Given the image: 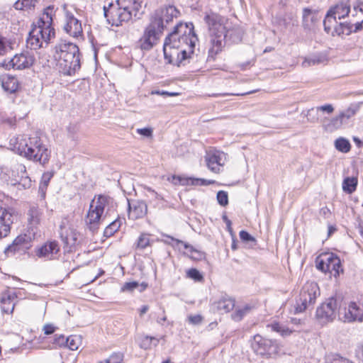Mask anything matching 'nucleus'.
<instances>
[{"label":"nucleus","instance_id":"obj_26","mask_svg":"<svg viewBox=\"0 0 363 363\" xmlns=\"http://www.w3.org/2000/svg\"><path fill=\"white\" fill-rule=\"evenodd\" d=\"M60 247L57 242L49 241L36 250V255L38 257L52 259L58 253Z\"/></svg>","mask_w":363,"mask_h":363},{"label":"nucleus","instance_id":"obj_11","mask_svg":"<svg viewBox=\"0 0 363 363\" xmlns=\"http://www.w3.org/2000/svg\"><path fill=\"white\" fill-rule=\"evenodd\" d=\"M162 32L149 23L145 28L143 35L136 43V47L143 52L150 51L157 45Z\"/></svg>","mask_w":363,"mask_h":363},{"label":"nucleus","instance_id":"obj_7","mask_svg":"<svg viewBox=\"0 0 363 363\" xmlns=\"http://www.w3.org/2000/svg\"><path fill=\"white\" fill-rule=\"evenodd\" d=\"M320 294V289L317 283L314 281L306 282L303 286L299 298L296 301V312H303L312 306Z\"/></svg>","mask_w":363,"mask_h":363},{"label":"nucleus","instance_id":"obj_46","mask_svg":"<svg viewBox=\"0 0 363 363\" xmlns=\"http://www.w3.org/2000/svg\"><path fill=\"white\" fill-rule=\"evenodd\" d=\"M151 340V336L145 335L142 337L139 342L140 347L145 350L152 349Z\"/></svg>","mask_w":363,"mask_h":363},{"label":"nucleus","instance_id":"obj_54","mask_svg":"<svg viewBox=\"0 0 363 363\" xmlns=\"http://www.w3.org/2000/svg\"><path fill=\"white\" fill-rule=\"evenodd\" d=\"M250 310V308L246 306L242 309L238 310L235 314L233 315V318L237 320H240L246 314V313Z\"/></svg>","mask_w":363,"mask_h":363},{"label":"nucleus","instance_id":"obj_58","mask_svg":"<svg viewBox=\"0 0 363 363\" xmlns=\"http://www.w3.org/2000/svg\"><path fill=\"white\" fill-rule=\"evenodd\" d=\"M318 109L319 113L320 111L326 112L328 113H331L334 111V108L331 104H325L323 106L316 107Z\"/></svg>","mask_w":363,"mask_h":363},{"label":"nucleus","instance_id":"obj_57","mask_svg":"<svg viewBox=\"0 0 363 363\" xmlns=\"http://www.w3.org/2000/svg\"><path fill=\"white\" fill-rule=\"evenodd\" d=\"M353 10L355 13L352 14V16L360 15L363 17V3L354 5ZM361 22H363V19L361 20Z\"/></svg>","mask_w":363,"mask_h":363},{"label":"nucleus","instance_id":"obj_47","mask_svg":"<svg viewBox=\"0 0 363 363\" xmlns=\"http://www.w3.org/2000/svg\"><path fill=\"white\" fill-rule=\"evenodd\" d=\"M217 200L220 206H225L228 203V193L224 191H219L217 193Z\"/></svg>","mask_w":363,"mask_h":363},{"label":"nucleus","instance_id":"obj_32","mask_svg":"<svg viewBox=\"0 0 363 363\" xmlns=\"http://www.w3.org/2000/svg\"><path fill=\"white\" fill-rule=\"evenodd\" d=\"M355 114V111L353 109L348 108L347 110L340 113L338 116L332 120V123L334 127L338 128L343 123H347V120L352 117Z\"/></svg>","mask_w":363,"mask_h":363},{"label":"nucleus","instance_id":"obj_25","mask_svg":"<svg viewBox=\"0 0 363 363\" xmlns=\"http://www.w3.org/2000/svg\"><path fill=\"white\" fill-rule=\"evenodd\" d=\"M66 19L67 23L64 26L65 32L74 38L79 36L82 33L81 22L69 11H66Z\"/></svg>","mask_w":363,"mask_h":363},{"label":"nucleus","instance_id":"obj_56","mask_svg":"<svg viewBox=\"0 0 363 363\" xmlns=\"http://www.w3.org/2000/svg\"><path fill=\"white\" fill-rule=\"evenodd\" d=\"M136 131L140 135L147 138L152 136V129L151 128H138Z\"/></svg>","mask_w":363,"mask_h":363},{"label":"nucleus","instance_id":"obj_63","mask_svg":"<svg viewBox=\"0 0 363 363\" xmlns=\"http://www.w3.org/2000/svg\"><path fill=\"white\" fill-rule=\"evenodd\" d=\"M320 214L323 215L325 217H327L330 214V210L327 207L322 208L320 211Z\"/></svg>","mask_w":363,"mask_h":363},{"label":"nucleus","instance_id":"obj_64","mask_svg":"<svg viewBox=\"0 0 363 363\" xmlns=\"http://www.w3.org/2000/svg\"><path fill=\"white\" fill-rule=\"evenodd\" d=\"M146 190L150 192L152 196H154L156 199H160V196L155 191V190L152 189L150 187H147Z\"/></svg>","mask_w":363,"mask_h":363},{"label":"nucleus","instance_id":"obj_52","mask_svg":"<svg viewBox=\"0 0 363 363\" xmlns=\"http://www.w3.org/2000/svg\"><path fill=\"white\" fill-rule=\"evenodd\" d=\"M66 339L67 337L62 335H55L53 344L59 347L66 346Z\"/></svg>","mask_w":363,"mask_h":363},{"label":"nucleus","instance_id":"obj_40","mask_svg":"<svg viewBox=\"0 0 363 363\" xmlns=\"http://www.w3.org/2000/svg\"><path fill=\"white\" fill-rule=\"evenodd\" d=\"M66 347L71 350H77L82 343V340L79 336L70 335L66 339Z\"/></svg>","mask_w":363,"mask_h":363},{"label":"nucleus","instance_id":"obj_8","mask_svg":"<svg viewBox=\"0 0 363 363\" xmlns=\"http://www.w3.org/2000/svg\"><path fill=\"white\" fill-rule=\"evenodd\" d=\"M180 14L177 9L172 5L156 9L150 17V23L163 33L167 24L177 18Z\"/></svg>","mask_w":363,"mask_h":363},{"label":"nucleus","instance_id":"obj_6","mask_svg":"<svg viewBox=\"0 0 363 363\" xmlns=\"http://www.w3.org/2000/svg\"><path fill=\"white\" fill-rule=\"evenodd\" d=\"M109 201L108 197L102 195L91 201L85 220L86 225L91 231L96 230L105 219L104 211L108 206Z\"/></svg>","mask_w":363,"mask_h":363},{"label":"nucleus","instance_id":"obj_62","mask_svg":"<svg viewBox=\"0 0 363 363\" xmlns=\"http://www.w3.org/2000/svg\"><path fill=\"white\" fill-rule=\"evenodd\" d=\"M152 94H158V95H162V96H176L177 95V93H170L168 91H152Z\"/></svg>","mask_w":363,"mask_h":363},{"label":"nucleus","instance_id":"obj_17","mask_svg":"<svg viewBox=\"0 0 363 363\" xmlns=\"http://www.w3.org/2000/svg\"><path fill=\"white\" fill-rule=\"evenodd\" d=\"M34 61L33 55L29 52H25L17 54L11 59L5 60L3 66L7 69H24L30 67Z\"/></svg>","mask_w":363,"mask_h":363},{"label":"nucleus","instance_id":"obj_15","mask_svg":"<svg viewBox=\"0 0 363 363\" xmlns=\"http://www.w3.org/2000/svg\"><path fill=\"white\" fill-rule=\"evenodd\" d=\"M104 12L109 23L115 26H119L124 22H128L134 16L131 11L123 9L118 6H113L112 4L109 5V8L104 6Z\"/></svg>","mask_w":363,"mask_h":363},{"label":"nucleus","instance_id":"obj_37","mask_svg":"<svg viewBox=\"0 0 363 363\" xmlns=\"http://www.w3.org/2000/svg\"><path fill=\"white\" fill-rule=\"evenodd\" d=\"M301 115L306 117L307 121L309 123H318L320 119V113L317 108H312L306 111H303Z\"/></svg>","mask_w":363,"mask_h":363},{"label":"nucleus","instance_id":"obj_18","mask_svg":"<svg viewBox=\"0 0 363 363\" xmlns=\"http://www.w3.org/2000/svg\"><path fill=\"white\" fill-rule=\"evenodd\" d=\"M226 160V154L217 150H208L205 155V161L208 169L216 174H219L221 172Z\"/></svg>","mask_w":363,"mask_h":363},{"label":"nucleus","instance_id":"obj_55","mask_svg":"<svg viewBox=\"0 0 363 363\" xmlns=\"http://www.w3.org/2000/svg\"><path fill=\"white\" fill-rule=\"evenodd\" d=\"M327 363H354L350 359L336 355L331 360L327 362Z\"/></svg>","mask_w":363,"mask_h":363},{"label":"nucleus","instance_id":"obj_48","mask_svg":"<svg viewBox=\"0 0 363 363\" xmlns=\"http://www.w3.org/2000/svg\"><path fill=\"white\" fill-rule=\"evenodd\" d=\"M123 359V354L121 352L113 353L108 359H105L107 363H121Z\"/></svg>","mask_w":363,"mask_h":363},{"label":"nucleus","instance_id":"obj_28","mask_svg":"<svg viewBox=\"0 0 363 363\" xmlns=\"http://www.w3.org/2000/svg\"><path fill=\"white\" fill-rule=\"evenodd\" d=\"M214 309L220 313L230 312L235 307V301L228 296H223L213 304Z\"/></svg>","mask_w":363,"mask_h":363},{"label":"nucleus","instance_id":"obj_29","mask_svg":"<svg viewBox=\"0 0 363 363\" xmlns=\"http://www.w3.org/2000/svg\"><path fill=\"white\" fill-rule=\"evenodd\" d=\"M167 237L170 238L172 240L176 242V243H177L176 247H178L179 250H181L182 246L184 247V249L186 250L187 252L190 253L189 256L192 259H201L203 257V254L201 252L194 249V247L192 245H191L186 242H184L182 240L174 238L172 236H167Z\"/></svg>","mask_w":363,"mask_h":363},{"label":"nucleus","instance_id":"obj_33","mask_svg":"<svg viewBox=\"0 0 363 363\" xmlns=\"http://www.w3.org/2000/svg\"><path fill=\"white\" fill-rule=\"evenodd\" d=\"M267 327L270 328L272 330L280 333L282 336L290 335L294 331L296 330L295 329H289V328L276 321L268 324Z\"/></svg>","mask_w":363,"mask_h":363},{"label":"nucleus","instance_id":"obj_2","mask_svg":"<svg viewBox=\"0 0 363 363\" xmlns=\"http://www.w3.org/2000/svg\"><path fill=\"white\" fill-rule=\"evenodd\" d=\"M10 145L18 155L30 160L39 162L42 164L49 161L50 152L37 135L33 137L26 135H18L10 140Z\"/></svg>","mask_w":363,"mask_h":363},{"label":"nucleus","instance_id":"obj_51","mask_svg":"<svg viewBox=\"0 0 363 363\" xmlns=\"http://www.w3.org/2000/svg\"><path fill=\"white\" fill-rule=\"evenodd\" d=\"M168 180L172 182L174 184H182L184 185L188 183L189 179L183 178L179 176L173 175L168 178Z\"/></svg>","mask_w":363,"mask_h":363},{"label":"nucleus","instance_id":"obj_5","mask_svg":"<svg viewBox=\"0 0 363 363\" xmlns=\"http://www.w3.org/2000/svg\"><path fill=\"white\" fill-rule=\"evenodd\" d=\"M204 21L208 25L210 33L211 47L208 50L209 56L214 57L220 52L225 45L226 26L225 18L216 13H206Z\"/></svg>","mask_w":363,"mask_h":363},{"label":"nucleus","instance_id":"obj_49","mask_svg":"<svg viewBox=\"0 0 363 363\" xmlns=\"http://www.w3.org/2000/svg\"><path fill=\"white\" fill-rule=\"evenodd\" d=\"M187 275L191 279H192L195 281H201L203 279V276L201 274L199 271L197 270L196 269H190L187 272Z\"/></svg>","mask_w":363,"mask_h":363},{"label":"nucleus","instance_id":"obj_13","mask_svg":"<svg viewBox=\"0 0 363 363\" xmlns=\"http://www.w3.org/2000/svg\"><path fill=\"white\" fill-rule=\"evenodd\" d=\"M9 181L11 185L18 186L20 189L22 187L24 189H29L32 186V181L28 177L26 167L23 164H16L9 171Z\"/></svg>","mask_w":363,"mask_h":363},{"label":"nucleus","instance_id":"obj_16","mask_svg":"<svg viewBox=\"0 0 363 363\" xmlns=\"http://www.w3.org/2000/svg\"><path fill=\"white\" fill-rule=\"evenodd\" d=\"M34 239V232L28 231L27 233L20 235L16 238L11 245L6 247L4 253L7 256L13 255L16 252L25 253L31 247L32 242Z\"/></svg>","mask_w":363,"mask_h":363},{"label":"nucleus","instance_id":"obj_59","mask_svg":"<svg viewBox=\"0 0 363 363\" xmlns=\"http://www.w3.org/2000/svg\"><path fill=\"white\" fill-rule=\"evenodd\" d=\"M189 320L194 325H198L201 323L202 317L200 315H190L189 317Z\"/></svg>","mask_w":363,"mask_h":363},{"label":"nucleus","instance_id":"obj_36","mask_svg":"<svg viewBox=\"0 0 363 363\" xmlns=\"http://www.w3.org/2000/svg\"><path fill=\"white\" fill-rule=\"evenodd\" d=\"M39 0H18L14 4L17 10H30L33 9Z\"/></svg>","mask_w":363,"mask_h":363},{"label":"nucleus","instance_id":"obj_60","mask_svg":"<svg viewBox=\"0 0 363 363\" xmlns=\"http://www.w3.org/2000/svg\"><path fill=\"white\" fill-rule=\"evenodd\" d=\"M55 330V328L51 324H47L43 327V331L45 335L52 334Z\"/></svg>","mask_w":363,"mask_h":363},{"label":"nucleus","instance_id":"obj_50","mask_svg":"<svg viewBox=\"0 0 363 363\" xmlns=\"http://www.w3.org/2000/svg\"><path fill=\"white\" fill-rule=\"evenodd\" d=\"M138 287L139 284L137 281L126 282L121 287V291L131 292Z\"/></svg>","mask_w":363,"mask_h":363},{"label":"nucleus","instance_id":"obj_10","mask_svg":"<svg viewBox=\"0 0 363 363\" xmlns=\"http://www.w3.org/2000/svg\"><path fill=\"white\" fill-rule=\"evenodd\" d=\"M350 4L348 0H342L327 12L323 21L324 30H330L336 25L337 19L342 20L349 16Z\"/></svg>","mask_w":363,"mask_h":363},{"label":"nucleus","instance_id":"obj_9","mask_svg":"<svg viewBox=\"0 0 363 363\" xmlns=\"http://www.w3.org/2000/svg\"><path fill=\"white\" fill-rule=\"evenodd\" d=\"M316 268L322 272H329L337 277L342 272L340 258L334 253L326 252L320 255L315 260Z\"/></svg>","mask_w":363,"mask_h":363},{"label":"nucleus","instance_id":"obj_31","mask_svg":"<svg viewBox=\"0 0 363 363\" xmlns=\"http://www.w3.org/2000/svg\"><path fill=\"white\" fill-rule=\"evenodd\" d=\"M2 88L9 93H14L19 87L18 79L10 75H5L1 77Z\"/></svg>","mask_w":363,"mask_h":363},{"label":"nucleus","instance_id":"obj_41","mask_svg":"<svg viewBox=\"0 0 363 363\" xmlns=\"http://www.w3.org/2000/svg\"><path fill=\"white\" fill-rule=\"evenodd\" d=\"M40 212L36 207H31L28 211V221L30 225H35L40 223Z\"/></svg>","mask_w":363,"mask_h":363},{"label":"nucleus","instance_id":"obj_19","mask_svg":"<svg viewBox=\"0 0 363 363\" xmlns=\"http://www.w3.org/2000/svg\"><path fill=\"white\" fill-rule=\"evenodd\" d=\"M339 318L345 323L363 322L360 301L358 303L351 301L347 307L339 313Z\"/></svg>","mask_w":363,"mask_h":363},{"label":"nucleus","instance_id":"obj_38","mask_svg":"<svg viewBox=\"0 0 363 363\" xmlns=\"http://www.w3.org/2000/svg\"><path fill=\"white\" fill-rule=\"evenodd\" d=\"M52 177L53 173L50 172H45L43 174L39 186V191H40L43 196H45V191Z\"/></svg>","mask_w":363,"mask_h":363},{"label":"nucleus","instance_id":"obj_35","mask_svg":"<svg viewBox=\"0 0 363 363\" xmlns=\"http://www.w3.org/2000/svg\"><path fill=\"white\" fill-rule=\"evenodd\" d=\"M357 186V179L356 177H347L343 180L342 189L347 194L353 193Z\"/></svg>","mask_w":363,"mask_h":363},{"label":"nucleus","instance_id":"obj_34","mask_svg":"<svg viewBox=\"0 0 363 363\" xmlns=\"http://www.w3.org/2000/svg\"><path fill=\"white\" fill-rule=\"evenodd\" d=\"M226 40H229L233 43H238L241 41L242 37V31L239 28H234L233 29H226Z\"/></svg>","mask_w":363,"mask_h":363},{"label":"nucleus","instance_id":"obj_1","mask_svg":"<svg viewBox=\"0 0 363 363\" xmlns=\"http://www.w3.org/2000/svg\"><path fill=\"white\" fill-rule=\"evenodd\" d=\"M198 38L191 23H179L165 38L163 45L164 59L178 67L192 57Z\"/></svg>","mask_w":363,"mask_h":363},{"label":"nucleus","instance_id":"obj_23","mask_svg":"<svg viewBox=\"0 0 363 363\" xmlns=\"http://www.w3.org/2000/svg\"><path fill=\"white\" fill-rule=\"evenodd\" d=\"M60 234L65 246L69 250H72L79 242V233L73 228H66L61 225Z\"/></svg>","mask_w":363,"mask_h":363},{"label":"nucleus","instance_id":"obj_30","mask_svg":"<svg viewBox=\"0 0 363 363\" xmlns=\"http://www.w3.org/2000/svg\"><path fill=\"white\" fill-rule=\"evenodd\" d=\"M116 4L123 9L131 11L135 17L141 8V3L138 0H117Z\"/></svg>","mask_w":363,"mask_h":363},{"label":"nucleus","instance_id":"obj_4","mask_svg":"<svg viewBox=\"0 0 363 363\" xmlns=\"http://www.w3.org/2000/svg\"><path fill=\"white\" fill-rule=\"evenodd\" d=\"M53 6L47 7L36 23H33L26 40V46L30 50H38L48 45L50 38L55 35L52 27Z\"/></svg>","mask_w":363,"mask_h":363},{"label":"nucleus","instance_id":"obj_3","mask_svg":"<svg viewBox=\"0 0 363 363\" xmlns=\"http://www.w3.org/2000/svg\"><path fill=\"white\" fill-rule=\"evenodd\" d=\"M54 58L59 72L72 76L80 68L79 49L77 45L60 40L54 48Z\"/></svg>","mask_w":363,"mask_h":363},{"label":"nucleus","instance_id":"obj_44","mask_svg":"<svg viewBox=\"0 0 363 363\" xmlns=\"http://www.w3.org/2000/svg\"><path fill=\"white\" fill-rule=\"evenodd\" d=\"M150 245V235L147 233H142L136 242V248L143 250Z\"/></svg>","mask_w":363,"mask_h":363},{"label":"nucleus","instance_id":"obj_24","mask_svg":"<svg viewBox=\"0 0 363 363\" xmlns=\"http://www.w3.org/2000/svg\"><path fill=\"white\" fill-rule=\"evenodd\" d=\"M147 213V203L140 200L128 201V218L136 220L143 218Z\"/></svg>","mask_w":363,"mask_h":363},{"label":"nucleus","instance_id":"obj_61","mask_svg":"<svg viewBox=\"0 0 363 363\" xmlns=\"http://www.w3.org/2000/svg\"><path fill=\"white\" fill-rule=\"evenodd\" d=\"M199 182H201V184H202V185L211 184L214 183L213 181H207L205 179H194L192 181V184H198Z\"/></svg>","mask_w":363,"mask_h":363},{"label":"nucleus","instance_id":"obj_39","mask_svg":"<svg viewBox=\"0 0 363 363\" xmlns=\"http://www.w3.org/2000/svg\"><path fill=\"white\" fill-rule=\"evenodd\" d=\"M296 21L294 19L292 15H285L279 21V25L281 29L291 28L296 25Z\"/></svg>","mask_w":363,"mask_h":363},{"label":"nucleus","instance_id":"obj_22","mask_svg":"<svg viewBox=\"0 0 363 363\" xmlns=\"http://www.w3.org/2000/svg\"><path fill=\"white\" fill-rule=\"evenodd\" d=\"M13 222L12 210L0 206V239L9 235Z\"/></svg>","mask_w":363,"mask_h":363},{"label":"nucleus","instance_id":"obj_21","mask_svg":"<svg viewBox=\"0 0 363 363\" xmlns=\"http://www.w3.org/2000/svg\"><path fill=\"white\" fill-rule=\"evenodd\" d=\"M359 21L352 22H340L336 21V25L331 27L330 30H325L327 33H330L332 35H340L341 34L349 35L353 30H357L360 26Z\"/></svg>","mask_w":363,"mask_h":363},{"label":"nucleus","instance_id":"obj_42","mask_svg":"<svg viewBox=\"0 0 363 363\" xmlns=\"http://www.w3.org/2000/svg\"><path fill=\"white\" fill-rule=\"evenodd\" d=\"M335 146L337 150L345 153L348 152L351 148L350 142L342 138H340L335 140Z\"/></svg>","mask_w":363,"mask_h":363},{"label":"nucleus","instance_id":"obj_53","mask_svg":"<svg viewBox=\"0 0 363 363\" xmlns=\"http://www.w3.org/2000/svg\"><path fill=\"white\" fill-rule=\"evenodd\" d=\"M240 239L243 242H255V238H253L250 233L245 230H241L239 233Z\"/></svg>","mask_w":363,"mask_h":363},{"label":"nucleus","instance_id":"obj_45","mask_svg":"<svg viewBox=\"0 0 363 363\" xmlns=\"http://www.w3.org/2000/svg\"><path fill=\"white\" fill-rule=\"evenodd\" d=\"M121 221L116 220L111 222L104 230V235L110 237L114 234L120 228Z\"/></svg>","mask_w":363,"mask_h":363},{"label":"nucleus","instance_id":"obj_14","mask_svg":"<svg viewBox=\"0 0 363 363\" xmlns=\"http://www.w3.org/2000/svg\"><path fill=\"white\" fill-rule=\"evenodd\" d=\"M337 301L335 298H328L318 307L315 313L316 318L322 324L333 322L337 316Z\"/></svg>","mask_w":363,"mask_h":363},{"label":"nucleus","instance_id":"obj_43","mask_svg":"<svg viewBox=\"0 0 363 363\" xmlns=\"http://www.w3.org/2000/svg\"><path fill=\"white\" fill-rule=\"evenodd\" d=\"M324 61V57L320 55H314L305 58L302 62V66L307 67L311 65H318L322 63Z\"/></svg>","mask_w":363,"mask_h":363},{"label":"nucleus","instance_id":"obj_20","mask_svg":"<svg viewBox=\"0 0 363 363\" xmlns=\"http://www.w3.org/2000/svg\"><path fill=\"white\" fill-rule=\"evenodd\" d=\"M320 16L318 11L304 8L302 11V26L307 32H314L320 22Z\"/></svg>","mask_w":363,"mask_h":363},{"label":"nucleus","instance_id":"obj_12","mask_svg":"<svg viewBox=\"0 0 363 363\" xmlns=\"http://www.w3.org/2000/svg\"><path fill=\"white\" fill-rule=\"evenodd\" d=\"M251 347L256 354L267 358L279 352V346L276 341L264 338L258 334L253 337Z\"/></svg>","mask_w":363,"mask_h":363},{"label":"nucleus","instance_id":"obj_27","mask_svg":"<svg viewBox=\"0 0 363 363\" xmlns=\"http://www.w3.org/2000/svg\"><path fill=\"white\" fill-rule=\"evenodd\" d=\"M16 298L17 296L16 293L10 291L4 292L1 298V311L4 313H12L14 310Z\"/></svg>","mask_w":363,"mask_h":363}]
</instances>
